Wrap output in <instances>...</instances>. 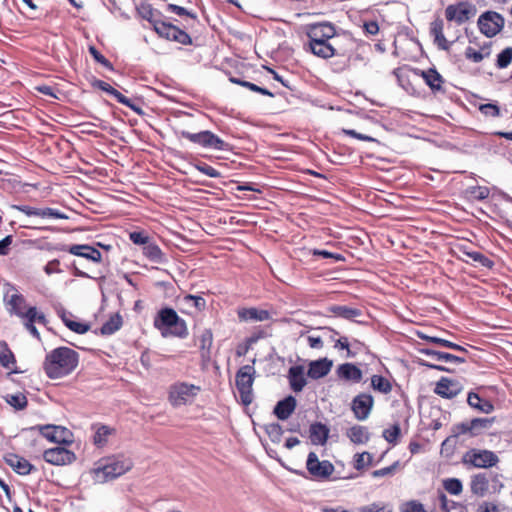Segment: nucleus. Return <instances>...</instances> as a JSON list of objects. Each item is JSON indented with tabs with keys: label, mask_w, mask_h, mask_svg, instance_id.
I'll return each instance as SVG.
<instances>
[{
	"label": "nucleus",
	"mask_w": 512,
	"mask_h": 512,
	"mask_svg": "<svg viewBox=\"0 0 512 512\" xmlns=\"http://www.w3.org/2000/svg\"><path fill=\"white\" fill-rule=\"evenodd\" d=\"M421 76L433 92L443 91L444 79L435 68L422 71Z\"/></svg>",
	"instance_id": "nucleus-32"
},
{
	"label": "nucleus",
	"mask_w": 512,
	"mask_h": 512,
	"mask_svg": "<svg viewBox=\"0 0 512 512\" xmlns=\"http://www.w3.org/2000/svg\"><path fill=\"white\" fill-rule=\"evenodd\" d=\"M62 320L66 327L77 334H85L90 330V325L87 323L74 321L65 316H62Z\"/></svg>",
	"instance_id": "nucleus-50"
},
{
	"label": "nucleus",
	"mask_w": 512,
	"mask_h": 512,
	"mask_svg": "<svg viewBox=\"0 0 512 512\" xmlns=\"http://www.w3.org/2000/svg\"><path fill=\"white\" fill-rule=\"evenodd\" d=\"M3 302L7 312L17 317L22 316L28 308L25 297L19 292L16 286L11 283L4 284Z\"/></svg>",
	"instance_id": "nucleus-9"
},
{
	"label": "nucleus",
	"mask_w": 512,
	"mask_h": 512,
	"mask_svg": "<svg viewBox=\"0 0 512 512\" xmlns=\"http://www.w3.org/2000/svg\"><path fill=\"white\" fill-rule=\"evenodd\" d=\"M462 390V386L458 381L442 377L436 384L435 393L441 397L451 399L457 396Z\"/></svg>",
	"instance_id": "nucleus-20"
},
{
	"label": "nucleus",
	"mask_w": 512,
	"mask_h": 512,
	"mask_svg": "<svg viewBox=\"0 0 512 512\" xmlns=\"http://www.w3.org/2000/svg\"><path fill=\"white\" fill-rule=\"evenodd\" d=\"M499 457L490 450L472 448L462 456V463L465 466L488 469L498 464Z\"/></svg>",
	"instance_id": "nucleus-5"
},
{
	"label": "nucleus",
	"mask_w": 512,
	"mask_h": 512,
	"mask_svg": "<svg viewBox=\"0 0 512 512\" xmlns=\"http://www.w3.org/2000/svg\"><path fill=\"white\" fill-rule=\"evenodd\" d=\"M129 238L136 245L146 246L150 242L149 236L143 232H131Z\"/></svg>",
	"instance_id": "nucleus-61"
},
{
	"label": "nucleus",
	"mask_w": 512,
	"mask_h": 512,
	"mask_svg": "<svg viewBox=\"0 0 512 512\" xmlns=\"http://www.w3.org/2000/svg\"><path fill=\"white\" fill-rule=\"evenodd\" d=\"M373 406V396L368 393H360L352 400L351 410L357 420L364 421L369 417Z\"/></svg>",
	"instance_id": "nucleus-16"
},
{
	"label": "nucleus",
	"mask_w": 512,
	"mask_h": 512,
	"mask_svg": "<svg viewBox=\"0 0 512 512\" xmlns=\"http://www.w3.org/2000/svg\"><path fill=\"white\" fill-rule=\"evenodd\" d=\"M287 377L289 380L290 388L296 393L301 392L307 384L304 374V367L301 365L290 367Z\"/></svg>",
	"instance_id": "nucleus-25"
},
{
	"label": "nucleus",
	"mask_w": 512,
	"mask_h": 512,
	"mask_svg": "<svg viewBox=\"0 0 512 512\" xmlns=\"http://www.w3.org/2000/svg\"><path fill=\"white\" fill-rule=\"evenodd\" d=\"M182 138L189 140L191 143L196 144L205 149L226 150L228 144L218 137L216 134L209 130H203L198 133H191L185 130L179 132Z\"/></svg>",
	"instance_id": "nucleus-6"
},
{
	"label": "nucleus",
	"mask_w": 512,
	"mask_h": 512,
	"mask_svg": "<svg viewBox=\"0 0 512 512\" xmlns=\"http://www.w3.org/2000/svg\"><path fill=\"white\" fill-rule=\"evenodd\" d=\"M195 167L198 171L211 178H218L221 176V173L218 170L206 163H199Z\"/></svg>",
	"instance_id": "nucleus-60"
},
{
	"label": "nucleus",
	"mask_w": 512,
	"mask_h": 512,
	"mask_svg": "<svg viewBox=\"0 0 512 512\" xmlns=\"http://www.w3.org/2000/svg\"><path fill=\"white\" fill-rule=\"evenodd\" d=\"M330 311L339 317L345 318V319H352L355 317H358L361 313L360 310L351 308L344 305H335L330 308Z\"/></svg>",
	"instance_id": "nucleus-43"
},
{
	"label": "nucleus",
	"mask_w": 512,
	"mask_h": 512,
	"mask_svg": "<svg viewBox=\"0 0 512 512\" xmlns=\"http://www.w3.org/2000/svg\"><path fill=\"white\" fill-rule=\"evenodd\" d=\"M337 374L339 378L346 381L358 383L362 379V371L353 363H344L338 366Z\"/></svg>",
	"instance_id": "nucleus-30"
},
{
	"label": "nucleus",
	"mask_w": 512,
	"mask_h": 512,
	"mask_svg": "<svg viewBox=\"0 0 512 512\" xmlns=\"http://www.w3.org/2000/svg\"><path fill=\"white\" fill-rule=\"evenodd\" d=\"M401 434L400 425L398 423L393 424L392 426L384 429L383 431V438L393 445H395L398 442V438Z\"/></svg>",
	"instance_id": "nucleus-51"
},
{
	"label": "nucleus",
	"mask_w": 512,
	"mask_h": 512,
	"mask_svg": "<svg viewBox=\"0 0 512 512\" xmlns=\"http://www.w3.org/2000/svg\"><path fill=\"white\" fill-rule=\"evenodd\" d=\"M420 353L426 356L431 357L435 361H443L453 364H462L466 362V359L461 356H456L446 352H440L428 348H424L420 350Z\"/></svg>",
	"instance_id": "nucleus-31"
},
{
	"label": "nucleus",
	"mask_w": 512,
	"mask_h": 512,
	"mask_svg": "<svg viewBox=\"0 0 512 512\" xmlns=\"http://www.w3.org/2000/svg\"><path fill=\"white\" fill-rule=\"evenodd\" d=\"M93 86L110 94L111 96H113L119 103L129 107L130 109H132L135 113H137L138 115H143L144 112L142 111V109L133 104L132 101L127 98L126 96H124L122 93H120L118 90H116L115 88H113L110 84H108L107 82L105 81H102V80H96L94 83H93Z\"/></svg>",
	"instance_id": "nucleus-19"
},
{
	"label": "nucleus",
	"mask_w": 512,
	"mask_h": 512,
	"mask_svg": "<svg viewBox=\"0 0 512 512\" xmlns=\"http://www.w3.org/2000/svg\"><path fill=\"white\" fill-rule=\"evenodd\" d=\"M33 430H38L39 433L50 442L58 444H71L73 442L72 432L63 426L57 425H38L32 427Z\"/></svg>",
	"instance_id": "nucleus-13"
},
{
	"label": "nucleus",
	"mask_w": 512,
	"mask_h": 512,
	"mask_svg": "<svg viewBox=\"0 0 512 512\" xmlns=\"http://www.w3.org/2000/svg\"><path fill=\"white\" fill-rule=\"evenodd\" d=\"M213 344V333L210 329H204L198 336V346L201 358L203 360L210 359L211 347Z\"/></svg>",
	"instance_id": "nucleus-34"
},
{
	"label": "nucleus",
	"mask_w": 512,
	"mask_h": 512,
	"mask_svg": "<svg viewBox=\"0 0 512 512\" xmlns=\"http://www.w3.org/2000/svg\"><path fill=\"white\" fill-rule=\"evenodd\" d=\"M200 391V386L177 381L169 386L168 401L174 408L190 405L194 402Z\"/></svg>",
	"instance_id": "nucleus-3"
},
{
	"label": "nucleus",
	"mask_w": 512,
	"mask_h": 512,
	"mask_svg": "<svg viewBox=\"0 0 512 512\" xmlns=\"http://www.w3.org/2000/svg\"><path fill=\"white\" fill-rule=\"evenodd\" d=\"M373 456L369 452L357 453L354 455V468L358 471L372 465Z\"/></svg>",
	"instance_id": "nucleus-47"
},
{
	"label": "nucleus",
	"mask_w": 512,
	"mask_h": 512,
	"mask_svg": "<svg viewBox=\"0 0 512 512\" xmlns=\"http://www.w3.org/2000/svg\"><path fill=\"white\" fill-rule=\"evenodd\" d=\"M512 63V47H506L497 55L496 66L499 69L507 68Z\"/></svg>",
	"instance_id": "nucleus-52"
},
{
	"label": "nucleus",
	"mask_w": 512,
	"mask_h": 512,
	"mask_svg": "<svg viewBox=\"0 0 512 512\" xmlns=\"http://www.w3.org/2000/svg\"><path fill=\"white\" fill-rule=\"evenodd\" d=\"M89 52L98 63L102 64L108 69H112L111 62L105 58L94 46L89 47Z\"/></svg>",
	"instance_id": "nucleus-62"
},
{
	"label": "nucleus",
	"mask_w": 512,
	"mask_h": 512,
	"mask_svg": "<svg viewBox=\"0 0 512 512\" xmlns=\"http://www.w3.org/2000/svg\"><path fill=\"white\" fill-rule=\"evenodd\" d=\"M463 253L468 256L472 261L477 262L483 267L486 268H492L494 265V262L486 257L484 254L478 251H467L466 249L462 250Z\"/></svg>",
	"instance_id": "nucleus-46"
},
{
	"label": "nucleus",
	"mask_w": 512,
	"mask_h": 512,
	"mask_svg": "<svg viewBox=\"0 0 512 512\" xmlns=\"http://www.w3.org/2000/svg\"><path fill=\"white\" fill-rule=\"evenodd\" d=\"M477 13V8L469 1H460L450 4L445 8V18L448 22H455L462 25L473 18Z\"/></svg>",
	"instance_id": "nucleus-8"
},
{
	"label": "nucleus",
	"mask_w": 512,
	"mask_h": 512,
	"mask_svg": "<svg viewBox=\"0 0 512 512\" xmlns=\"http://www.w3.org/2000/svg\"><path fill=\"white\" fill-rule=\"evenodd\" d=\"M310 475L317 480H328L334 472L333 464L328 460L320 461L315 452H310L306 461Z\"/></svg>",
	"instance_id": "nucleus-14"
},
{
	"label": "nucleus",
	"mask_w": 512,
	"mask_h": 512,
	"mask_svg": "<svg viewBox=\"0 0 512 512\" xmlns=\"http://www.w3.org/2000/svg\"><path fill=\"white\" fill-rule=\"evenodd\" d=\"M229 80H230V82L240 85L242 87H245L253 92L260 93V94H262L264 96H268V97H274V94L271 91H269L268 89L260 87L254 83L249 82V81L241 80L236 77H230Z\"/></svg>",
	"instance_id": "nucleus-40"
},
{
	"label": "nucleus",
	"mask_w": 512,
	"mask_h": 512,
	"mask_svg": "<svg viewBox=\"0 0 512 512\" xmlns=\"http://www.w3.org/2000/svg\"><path fill=\"white\" fill-rule=\"evenodd\" d=\"M336 34V27L330 22L310 24L306 29L308 43H329Z\"/></svg>",
	"instance_id": "nucleus-12"
},
{
	"label": "nucleus",
	"mask_w": 512,
	"mask_h": 512,
	"mask_svg": "<svg viewBox=\"0 0 512 512\" xmlns=\"http://www.w3.org/2000/svg\"><path fill=\"white\" fill-rule=\"evenodd\" d=\"M183 305L193 307L196 311H203L206 308V300L201 296L187 294L182 299Z\"/></svg>",
	"instance_id": "nucleus-42"
},
{
	"label": "nucleus",
	"mask_w": 512,
	"mask_h": 512,
	"mask_svg": "<svg viewBox=\"0 0 512 512\" xmlns=\"http://www.w3.org/2000/svg\"><path fill=\"white\" fill-rule=\"evenodd\" d=\"M444 489L451 495H459L462 493L463 485L458 478H447L443 480Z\"/></svg>",
	"instance_id": "nucleus-48"
},
{
	"label": "nucleus",
	"mask_w": 512,
	"mask_h": 512,
	"mask_svg": "<svg viewBox=\"0 0 512 512\" xmlns=\"http://www.w3.org/2000/svg\"><path fill=\"white\" fill-rule=\"evenodd\" d=\"M444 21L440 17L434 19L430 24V35L434 38V43L441 50L448 51L451 47L449 42L443 33Z\"/></svg>",
	"instance_id": "nucleus-21"
},
{
	"label": "nucleus",
	"mask_w": 512,
	"mask_h": 512,
	"mask_svg": "<svg viewBox=\"0 0 512 512\" xmlns=\"http://www.w3.org/2000/svg\"><path fill=\"white\" fill-rule=\"evenodd\" d=\"M310 438L313 444L323 445L328 439L329 429L326 425L317 422L310 426Z\"/></svg>",
	"instance_id": "nucleus-36"
},
{
	"label": "nucleus",
	"mask_w": 512,
	"mask_h": 512,
	"mask_svg": "<svg viewBox=\"0 0 512 512\" xmlns=\"http://www.w3.org/2000/svg\"><path fill=\"white\" fill-rule=\"evenodd\" d=\"M122 326V318L119 314L111 316L101 327L103 335H111Z\"/></svg>",
	"instance_id": "nucleus-41"
},
{
	"label": "nucleus",
	"mask_w": 512,
	"mask_h": 512,
	"mask_svg": "<svg viewBox=\"0 0 512 512\" xmlns=\"http://www.w3.org/2000/svg\"><path fill=\"white\" fill-rule=\"evenodd\" d=\"M79 363V354L69 347H58L49 352L43 369L50 379H59L71 374Z\"/></svg>",
	"instance_id": "nucleus-1"
},
{
	"label": "nucleus",
	"mask_w": 512,
	"mask_h": 512,
	"mask_svg": "<svg viewBox=\"0 0 512 512\" xmlns=\"http://www.w3.org/2000/svg\"><path fill=\"white\" fill-rule=\"evenodd\" d=\"M346 435L354 444H366L370 439V433L367 427L361 425L350 427Z\"/></svg>",
	"instance_id": "nucleus-35"
},
{
	"label": "nucleus",
	"mask_w": 512,
	"mask_h": 512,
	"mask_svg": "<svg viewBox=\"0 0 512 512\" xmlns=\"http://www.w3.org/2000/svg\"><path fill=\"white\" fill-rule=\"evenodd\" d=\"M177 26L165 22V21H154V31L161 37L166 40L170 39V36L172 34V31L175 30Z\"/></svg>",
	"instance_id": "nucleus-45"
},
{
	"label": "nucleus",
	"mask_w": 512,
	"mask_h": 512,
	"mask_svg": "<svg viewBox=\"0 0 512 512\" xmlns=\"http://www.w3.org/2000/svg\"><path fill=\"white\" fill-rule=\"evenodd\" d=\"M255 368L252 365H244L236 373V387L244 405L251 404L253 400L252 386L255 377Z\"/></svg>",
	"instance_id": "nucleus-7"
},
{
	"label": "nucleus",
	"mask_w": 512,
	"mask_h": 512,
	"mask_svg": "<svg viewBox=\"0 0 512 512\" xmlns=\"http://www.w3.org/2000/svg\"><path fill=\"white\" fill-rule=\"evenodd\" d=\"M265 432L273 443H279L282 439L283 429L279 423L267 424Z\"/></svg>",
	"instance_id": "nucleus-49"
},
{
	"label": "nucleus",
	"mask_w": 512,
	"mask_h": 512,
	"mask_svg": "<svg viewBox=\"0 0 512 512\" xmlns=\"http://www.w3.org/2000/svg\"><path fill=\"white\" fill-rule=\"evenodd\" d=\"M154 326L159 330L168 328L170 335L178 338H186L188 335L185 320L180 318L172 308L161 309L154 319Z\"/></svg>",
	"instance_id": "nucleus-2"
},
{
	"label": "nucleus",
	"mask_w": 512,
	"mask_h": 512,
	"mask_svg": "<svg viewBox=\"0 0 512 512\" xmlns=\"http://www.w3.org/2000/svg\"><path fill=\"white\" fill-rule=\"evenodd\" d=\"M371 387L382 394H389L392 391L391 382L382 375L375 374L371 377Z\"/></svg>",
	"instance_id": "nucleus-38"
},
{
	"label": "nucleus",
	"mask_w": 512,
	"mask_h": 512,
	"mask_svg": "<svg viewBox=\"0 0 512 512\" xmlns=\"http://www.w3.org/2000/svg\"><path fill=\"white\" fill-rule=\"evenodd\" d=\"M137 13L143 19L148 20L153 26H154V21H158L157 19L154 18L156 11L148 3H141L139 6H137Z\"/></svg>",
	"instance_id": "nucleus-54"
},
{
	"label": "nucleus",
	"mask_w": 512,
	"mask_h": 512,
	"mask_svg": "<svg viewBox=\"0 0 512 512\" xmlns=\"http://www.w3.org/2000/svg\"><path fill=\"white\" fill-rule=\"evenodd\" d=\"M166 9H167V11L175 13L179 16H187L191 20H193V22H198L197 15L188 11L186 8H184L182 6H178L175 4H168Z\"/></svg>",
	"instance_id": "nucleus-59"
},
{
	"label": "nucleus",
	"mask_w": 512,
	"mask_h": 512,
	"mask_svg": "<svg viewBox=\"0 0 512 512\" xmlns=\"http://www.w3.org/2000/svg\"><path fill=\"white\" fill-rule=\"evenodd\" d=\"M479 110L486 117L496 118L500 116V108L495 103L481 104Z\"/></svg>",
	"instance_id": "nucleus-58"
},
{
	"label": "nucleus",
	"mask_w": 512,
	"mask_h": 512,
	"mask_svg": "<svg viewBox=\"0 0 512 512\" xmlns=\"http://www.w3.org/2000/svg\"><path fill=\"white\" fill-rule=\"evenodd\" d=\"M493 423L494 418H474L470 421L455 424L452 427V435L455 437L461 435H469L471 437L478 436L490 429Z\"/></svg>",
	"instance_id": "nucleus-10"
},
{
	"label": "nucleus",
	"mask_w": 512,
	"mask_h": 512,
	"mask_svg": "<svg viewBox=\"0 0 512 512\" xmlns=\"http://www.w3.org/2000/svg\"><path fill=\"white\" fill-rule=\"evenodd\" d=\"M400 466H401L400 462L395 461L392 465H390L388 467L374 470L371 475L373 478L392 476L396 473V471L400 468Z\"/></svg>",
	"instance_id": "nucleus-57"
},
{
	"label": "nucleus",
	"mask_w": 512,
	"mask_h": 512,
	"mask_svg": "<svg viewBox=\"0 0 512 512\" xmlns=\"http://www.w3.org/2000/svg\"><path fill=\"white\" fill-rule=\"evenodd\" d=\"M480 32L488 38L496 36L504 27V17L495 11L482 13L477 21Z\"/></svg>",
	"instance_id": "nucleus-11"
},
{
	"label": "nucleus",
	"mask_w": 512,
	"mask_h": 512,
	"mask_svg": "<svg viewBox=\"0 0 512 512\" xmlns=\"http://www.w3.org/2000/svg\"><path fill=\"white\" fill-rule=\"evenodd\" d=\"M332 365V361L327 358L312 361L309 364L307 375L312 379L323 378L331 371Z\"/></svg>",
	"instance_id": "nucleus-26"
},
{
	"label": "nucleus",
	"mask_w": 512,
	"mask_h": 512,
	"mask_svg": "<svg viewBox=\"0 0 512 512\" xmlns=\"http://www.w3.org/2000/svg\"><path fill=\"white\" fill-rule=\"evenodd\" d=\"M22 320L24 327L29 331V333L40 340V333L37 330L35 324H40L43 326H47L48 320L45 314L37 309L35 306H30L26 309V311L19 317Z\"/></svg>",
	"instance_id": "nucleus-15"
},
{
	"label": "nucleus",
	"mask_w": 512,
	"mask_h": 512,
	"mask_svg": "<svg viewBox=\"0 0 512 512\" xmlns=\"http://www.w3.org/2000/svg\"><path fill=\"white\" fill-rule=\"evenodd\" d=\"M143 254L154 263L164 264L167 262L165 254L156 243L149 242L146 246H144Z\"/></svg>",
	"instance_id": "nucleus-37"
},
{
	"label": "nucleus",
	"mask_w": 512,
	"mask_h": 512,
	"mask_svg": "<svg viewBox=\"0 0 512 512\" xmlns=\"http://www.w3.org/2000/svg\"><path fill=\"white\" fill-rule=\"evenodd\" d=\"M240 321H267L271 319V314L268 310L258 309L256 307L240 308L237 311Z\"/></svg>",
	"instance_id": "nucleus-24"
},
{
	"label": "nucleus",
	"mask_w": 512,
	"mask_h": 512,
	"mask_svg": "<svg viewBox=\"0 0 512 512\" xmlns=\"http://www.w3.org/2000/svg\"><path fill=\"white\" fill-rule=\"evenodd\" d=\"M297 402L296 399L289 395L285 397L283 400H280L276 406L274 407V414L279 420L288 419L296 408Z\"/></svg>",
	"instance_id": "nucleus-27"
},
{
	"label": "nucleus",
	"mask_w": 512,
	"mask_h": 512,
	"mask_svg": "<svg viewBox=\"0 0 512 512\" xmlns=\"http://www.w3.org/2000/svg\"><path fill=\"white\" fill-rule=\"evenodd\" d=\"M360 512H392L391 509L386 506H379L375 503L371 505L364 506L360 509Z\"/></svg>",
	"instance_id": "nucleus-64"
},
{
	"label": "nucleus",
	"mask_w": 512,
	"mask_h": 512,
	"mask_svg": "<svg viewBox=\"0 0 512 512\" xmlns=\"http://www.w3.org/2000/svg\"><path fill=\"white\" fill-rule=\"evenodd\" d=\"M465 194L472 201H481L489 197L490 190L486 186H470L466 189Z\"/></svg>",
	"instance_id": "nucleus-39"
},
{
	"label": "nucleus",
	"mask_w": 512,
	"mask_h": 512,
	"mask_svg": "<svg viewBox=\"0 0 512 512\" xmlns=\"http://www.w3.org/2000/svg\"><path fill=\"white\" fill-rule=\"evenodd\" d=\"M307 50L313 55L323 59H329L339 54L331 43H308Z\"/></svg>",
	"instance_id": "nucleus-33"
},
{
	"label": "nucleus",
	"mask_w": 512,
	"mask_h": 512,
	"mask_svg": "<svg viewBox=\"0 0 512 512\" xmlns=\"http://www.w3.org/2000/svg\"><path fill=\"white\" fill-rule=\"evenodd\" d=\"M490 489V478L487 473H477L471 476L470 490L471 493L478 497L485 496Z\"/></svg>",
	"instance_id": "nucleus-23"
},
{
	"label": "nucleus",
	"mask_w": 512,
	"mask_h": 512,
	"mask_svg": "<svg viewBox=\"0 0 512 512\" xmlns=\"http://www.w3.org/2000/svg\"><path fill=\"white\" fill-rule=\"evenodd\" d=\"M6 401L16 409H24L27 406V398L22 393L7 395Z\"/></svg>",
	"instance_id": "nucleus-56"
},
{
	"label": "nucleus",
	"mask_w": 512,
	"mask_h": 512,
	"mask_svg": "<svg viewBox=\"0 0 512 512\" xmlns=\"http://www.w3.org/2000/svg\"><path fill=\"white\" fill-rule=\"evenodd\" d=\"M13 208L28 217L67 219L68 216L61 211L50 207H33L29 205H14Z\"/></svg>",
	"instance_id": "nucleus-17"
},
{
	"label": "nucleus",
	"mask_w": 512,
	"mask_h": 512,
	"mask_svg": "<svg viewBox=\"0 0 512 512\" xmlns=\"http://www.w3.org/2000/svg\"><path fill=\"white\" fill-rule=\"evenodd\" d=\"M169 41H175L182 45L192 44V39L189 36V34L186 33L184 30L180 29L179 27L172 31Z\"/></svg>",
	"instance_id": "nucleus-55"
},
{
	"label": "nucleus",
	"mask_w": 512,
	"mask_h": 512,
	"mask_svg": "<svg viewBox=\"0 0 512 512\" xmlns=\"http://www.w3.org/2000/svg\"><path fill=\"white\" fill-rule=\"evenodd\" d=\"M67 251L72 255L86 258L95 263H100L102 261L101 252L90 245H86V244L71 245Z\"/></svg>",
	"instance_id": "nucleus-22"
},
{
	"label": "nucleus",
	"mask_w": 512,
	"mask_h": 512,
	"mask_svg": "<svg viewBox=\"0 0 512 512\" xmlns=\"http://www.w3.org/2000/svg\"><path fill=\"white\" fill-rule=\"evenodd\" d=\"M468 405L480 413L490 414L494 411V405L491 401L480 397L476 392H469L467 396Z\"/></svg>",
	"instance_id": "nucleus-29"
},
{
	"label": "nucleus",
	"mask_w": 512,
	"mask_h": 512,
	"mask_svg": "<svg viewBox=\"0 0 512 512\" xmlns=\"http://www.w3.org/2000/svg\"><path fill=\"white\" fill-rule=\"evenodd\" d=\"M112 429H110L108 426H100L94 435V444L102 447L107 443L108 436L111 435Z\"/></svg>",
	"instance_id": "nucleus-53"
},
{
	"label": "nucleus",
	"mask_w": 512,
	"mask_h": 512,
	"mask_svg": "<svg viewBox=\"0 0 512 512\" xmlns=\"http://www.w3.org/2000/svg\"><path fill=\"white\" fill-rule=\"evenodd\" d=\"M43 458L52 465L60 466L73 463L76 460V455L64 447H55L45 450Z\"/></svg>",
	"instance_id": "nucleus-18"
},
{
	"label": "nucleus",
	"mask_w": 512,
	"mask_h": 512,
	"mask_svg": "<svg viewBox=\"0 0 512 512\" xmlns=\"http://www.w3.org/2000/svg\"><path fill=\"white\" fill-rule=\"evenodd\" d=\"M133 466L129 458H110L105 464L95 469V477L99 482L113 480L128 472Z\"/></svg>",
	"instance_id": "nucleus-4"
},
{
	"label": "nucleus",
	"mask_w": 512,
	"mask_h": 512,
	"mask_svg": "<svg viewBox=\"0 0 512 512\" xmlns=\"http://www.w3.org/2000/svg\"><path fill=\"white\" fill-rule=\"evenodd\" d=\"M465 57L474 63H479L484 59L485 55L469 46L465 49Z\"/></svg>",
	"instance_id": "nucleus-63"
},
{
	"label": "nucleus",
	"mask_w": 512,
	"mask_h": 512,
	"mask_svg": "<svg viewBox=\"0 0 512 512\" xmlns=\"http://www.w3.org/2000/svg\"><path fill=\"white\" fill-rule=\"evenodd\" d=\"M5 462L9 465L15 472L21 475H27L31 472L33 466L32 464L26 460L25 458L17 455V454H7L5 456Z\"/></svg>",
	"instance_id": "nucleus-28"
},
{
	"label": "nucleus",
	"mask_w": 512,
	"mask_h": 512,
	"mask_svg": "<svg viewBox=\"0 0 512 512\" xmlns=\"http://www.w3.org/2000/svg\"><path fill=\"white\" fill-rule=\"evenodd\" d=\"M0 347V364L5 368H10L16 362L15 356L5 341H0Z\"/></svg>",
	"instance_id": "nucleus-44"
}]
</instances>
